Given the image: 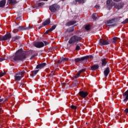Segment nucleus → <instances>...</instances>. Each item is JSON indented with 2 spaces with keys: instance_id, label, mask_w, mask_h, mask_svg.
<instances>
[{
  "instance_id": "nucleus-1",
  "label": "nucleus",
  "mask_w": 128,
  "mask_h": 128,
  "mask_svg": "<svg viewBox=\"0 0 128 128\" xmlns=\"http://www.w3.org/2000/svg\"><path fill=\"white\" fill-rule=\"evenodd\" d=\"M34 52L32 50H30L29 52L23 51L22 49H20L18 50L15 54L14 57V62H18V60H24L29 56H32L30 60H32L35 56H36L37 54H34Z\"/></svg>"
},
{
  "instance_id": "nucleus-2",
  "label": "nucleus",
  "mask_w": 128,
  "mask_h": 128,
  "mask_svg": "<svg viewBox=\"0 0 128 128\" xmlns=\"http://www.w3.org/2000/svg\"><path fill=\"white\" fill-rule=\"evenodd\" d=\"M81 40V37L74 35L70 38V40H68V44H76V42H78Z\"/></svg>"
},
{
  "instance_id": "nucleus-3",
  "label": "nucleus",
  "mask_w": 128,
  "mask_h": 128,
  "mask_svg": "<svg viewBox=\"0 0 128 128\" xmlns=\"http://www.w3.org/2000/svg\"><path fill=\"white\" fill-rule=\"evenodd\" d=\"M26 72L22 71L21 72H18L14 76L15 80H20L22 78H24V75Z\"/></svg>"
},
{
  "instance_id": "nucleus-4",
  "label": "nucleus",
  "mask_w": 128,
  "mask_h": 128,
  "mask_svg": "<svg viewBox=\"0 0 128 128\" xmlns=\"http://www.w3.org/2000/svg\"><path fill=\"white\" fill-rule=\"evenodd\" d=\"M60 9V6L54 4L50 6L49 10L52 12H56L58 10Z\"/></svg>"
},
{
  "instance_id": "nucleus-5",
  "label": "nucleus",
  "mask_w": 128,
  "mask_h": 128,
  "mask_svg": "<svg viewBox=\"0 0 128 128\" xmlns=\"http://www.w3.org/2000/svg\"><path fill=\"white\" fill-rule=\"evenodd\" d=\"M10 38H12V35L9 33L6 34L4 36L0 37V42L1 40H10Z\"/></svg>"
},
{
  "instance_id": "nucleus-6",
  "label": "nucleus",
  "mask_w": 128,
  "mask_h": 128,
  "mask_svg": "<svg viewBox=\"0 0 128 128\" xmlns=\"http://www.w3.org/2000/svg\"><path fill=\"white\" fill-rule=\"evenodd\" d=\"M107 4V8H108V10H110L114 6V2H112V0H108L106 2Z\"/></svg>"
},
{
  "instance_id": "nucleus-7",
  "label": "nucleus",
  "mask_w": 128,
  "mask_h": 128,
  "mask_svg": "<svg viewBox=\"0 0 128 128\" xmlns=\"http://www.w3.org/2000/svg\"><path fill=\"white\" fill-rule=\"evenodd\" d=\"M108 41H106V39L101 38L100 40L99 44L100 46H106V44H109Z\"/></svg>"
},
{
  "instance_id": "nucleus-8",
  "label": "nucleus",
  "mask_w": 128,
  "mask_h": 128,
  "mask_svg": "<svg viewBox=\"0 0 128 128\" xmlns=\"http://www.w3.org/2000/svg\"><path fill=\"white\" fill-rule=\"evenodd\" d=\"M79 95L81 96V98H84L88 96V92H84V91H80L79 92Z\"/></svg>"
},
{
  "instance_id": "nucleus-9",
  "label": "nucleus",
  "mask_w": 128,
  "mask_h": 128,
  "mask_svg": "<svg viewBox=\"0 0 128 128\" xmlns=\"http://www.w3.org/2000/svg\"><path fill=\"white\" fill-rule=\"evenodd\" d=\"M34 46L36 48H42L44 46V44L42 42H34Z\"/></svg>"
},
{
  "instance_id": "nucleus-10",
  "label": "nucleus",
  "mask_w": 128,
  "mask_h": 128,
  "mask_svg": "<svg viewBox=\"0 0 128 128\" xmlns=\"http://www.w3.org/2000/svg\"><path fill=\"white\" fill-rule=\"evenodd\" d=\"M32 26H28V27H24V26H20L18 28L19 30H30L32 28Z\"/></svg>"
},
{
  "instance_id": "nucleus-11",
  "label": "nucleus",
  "mask_w": 128,
  "mask_h": 128,
  "mask_svg": "<svg viewBox=\"0 0 128 128\" xmlns=\"http://www.w3.org/2000/svg\"><path fill=\"white\" fill-rule=\"evenodd\" d=\"M2 102H4V98H2V96H0V115L2 112Z\"/></svg>"
},
{
  "instance_id": "nucleus-12",
  "label": "nucleus",
  "mask_w": 128,
  "mask_h": 128,
  "mask_svg": "<svg viewBox=\"0 0 128 128\" xmlns=\"http://www.w3.org/2000/svg\"><path fill=\"white\" fill-rule=\"evenodd\" d=\"M46 63H42L41 64H39L38 65H37V66H36V68L38 69H40L41 70V68H44V66H46Z\"/></svg>"
},
{
  "instance_id": "nucleus-13",
  "label": "nucleus",
  "mask_w": 128,
  "mask_h": 128,
  "mask_svg": "<svg viewBox=\"0 0 128 128\" xmlns=\"http://www.w3.org/2000/svg\"><path fill=\"white\" fill-rule=\"evenodd\" d=\"M86 69H82L78 71V72L77 73L76 76H74V78H79L80 75L82 72H85Z\"/></svg>"
},
{
  "instance_id": "nucleus-14",
  "label": "nucleus",
  "mask_w": 128,
  "mask_h": 128,
  "mask_svg": "<svg viewBox=\"0 0 128 128\" xmlns=\"http://www.w3.org/2000/svg\"><path fill=\"white\" fill-rule=\"evenodd\" d=\"M84 57H82L80 58H76L74 60V62H82L83 60H84Z\"/></svg>"
},
{
  "instance_id": "nucleus-15",
  "label": "nucleus",
  "mask_w": 128,
  "mask_h": 128,
  "mask_svg": "<svg viewBox=\"0 0 128 128\" xmlns=\"http://www.w3.org/2000/svg\"><path fill=\"white\" fill-rule=\"evenodd\" d=\"M108 74H110V68L108 67L106 68L105 70L104 71V76L106 78L108 76Z\"/></svg>"
},
{
  "instance_id": "nucleus-16",
  "label": "nucleus",
  "mask_w": 128,
  "mask_h": 128,
  "mask_svg": "<svg viewBox=\"0 0 128 128\" xmlns=\"http://www.w3.org/2000/svg\"><path fill=\"white\" fill-rule=\"evenodd\" d=\"M56 25L53 26L50 30H47L46 32H45L46 34H48V32H52L54 30L56 29Z\"/></svg>"
},
{
  "instance_id": "nucleus-17",
  "label": "nucleus",
  "mask_w": 128,
  "mask_h": 128,
  "mask_svg": "<svg viewBox=\"0 0 128 128\" xmlns=\"http://www.w3.org/2000/svg\"><path fill=\"white\" fill-rule=\"evenodd\" d=\"M50 24V20L48 19L42 23V26H48Z\"/></svg>"
},
{
  "instance_id": "nucleus-18",
  "label": "nucleus",
  "mask_w": 128,
  "mask_h": 128,
  "mask_svg": "<svg viewBox=\"0 0 128 128\" xmlns=\"http://www.w3.org/2000/svg\"><path fill=\"white\" fill-rule=\"evenodd\" d=\"M6 0H2L0 2V8H4V6H6Z\"/></svg>"
},
{
  "instance_id": "nucleus-19",
  "label": "nucleus",
  "mask_w": 128,
  "mask_h": 128,
  "mask_svg": "<svg viewBox=\"0 0 128 128\" xmlns=\"http://www.w3.org/2000/svg\"><path fill=\"white\" fill-rule=\"evenodd\" d=\"M98 68H100V66H98V64L93 65L92 66H91V70H98Z\"/></svg>"
},
{
  "instance_id": "nucleus-20",
  "label": "nucleus",
  "mask_w": 128,
  "mask_h": 128,
  "mask_svg": "<svg viewBox=\"0 0 128 128\" xmlns=\"http://www.w3.org/2000/svg\"><path fill=\"white\" fill-rule=\"evenodd\" d=\"M102 66H105L106 64L108 62L106 61V59L104 58L102 60Z\"/></svg>"
},
{
  "instance_id": "nucleus-21",
  "label": "nucleus",
  "mask_w": 128,
  "mask_h": 128,
  "mask_svg": "<svg viewBox=\"0 0 128 128\" xmlns=\"http://www.w3.org/2000/svg\"><path fill=\"white\" fill-rule=\"evenodd\" d=\"M123 6V4H118V5H116L114 7L115 8H116L117 10H120V8H122Z\"/></svg>"
},
{
  "instance_id": "nucleus-22",
  "label": "nucleus",
  "mask_w": 128,
  "mask_h": 128,
  "mask_svg": "<svg viewBox=\"0 0 128 128\" xmlns=\"http://www.w3.org/2000/svg\"><path fill=\"white\" fill-rule=\"evenodd\" d=\"M8 4H16V0H8Z\"/></svg>"
},
{
  "instance_id": "nucleus-23",
  "label": "nucleus",
  "mask_w": 128,
  "mask_h": 128,
  "mask_svg": "<svg viewBox=\"0 0 128 128\" xmlns=\"http://www.w3.org/2000/svg\"><path fill=\"white\" fill-rule=\"evenodd\" d=\"M40 70H33L32 72V74H30L31 76H36V74H38V71Z\"/></svg>"
},
{
  "instance_id": "nucleus-24",
  "label": "nucleus",
  "mask_w": 128,
  "mask_h": 128,
  "mask_svg": "<svg viewBox=\"0 0 128 128\" xmlns=\"http://www.w3.org/2000/svg\"><path fill=\"white\" fill-rule=\"evenodd\" d=\"M76 24V21H70L67 23V26H72V24Z\"/></svg>"
},
{
  "instance_id": "nucleus-25",
  "label": "nucleus",
  "mask_w": 128,
  "mask_h": 128,
  "mask_svg": "<svg viewBox=\"0 0 128 128\" xmlns=\"http://www.w3.org/2000/svg\"><path fill=\"white\" fill-rule=\"evenodd\" d=\"M86 0H76V2H78V4H84Z\"/></svg>"
},
{
  "instance_id": "nucleus-26",
  "label": "nucleus",
  "mask_w": 128,
  "mask_h": 128,
  "mask_svg": "<svg viewBox=\"0 0 128 128\" xmlns=\"http://www.w3.org/2000/svg\"><path fill=\"white\" fill-rule=\"evenodd\" d=\"M18 38H20V36H16V37L12 38V42H16V40H18Z\"/></svg>"
},
{
  "instance_id": "nucleus-27",
  "label": "nucleus",
  "mask_w": 128,
  "mask_h": 128,
  "mask_svg": "<svg viewBox=\"0 0 128 128\" xmlns=\"http://www.w3.org/2000/svg\"><path fill=\"white\" fill-rule=\"evenodd\" d=\"M58 64H64V58H62L58 60Z\"/></svg>"
},
{
  "instance_id": "nucleus-28",
  "label": "nucleus",
  "mask_w": 128,
  "mask_h": 128,
  "mask_svg": "<svg viewBox=\"0 0 128 128\" xmlns=\"http://www.w3.org/2000/svg\"><path fill=\"white\" fill-rule=\"evenodd\" d=\"M114 22H116L114 19H112L108 21V24H114Z\"/></svg>"
},
{
  "instance_id": "nucleus-29",
  "label": "nucleus",
  "mask_w": 128,
  "mask_h": 128,
  "mask_svg": "<svg viewBox=\"0 0 128 128\" xmlns=\"http://www.w3.org/2000/svg\"><path fill=\"white\" fill-rule=\"evenodd\" d=\"M84 60H88V58H92V56L90 55V56H84Z\"/></svg>"
},
{
  "instance_id": "nucleus-30",
  "label": "nucleus",
  "mask_w": 128,
  "mask_h": 128,
  "mask_svg": "<svg viewBox=\"0 0 128 128\" xmlns=\"http://www.w3.org/2000/svg\"><path fill=\"white\" fill-rule=\"evenodd\" d=\"M85 28L86 30H88L90 29V25H87L86 26Z\"/></svg>"
},
{
  "instance_id": "nucleus-31",
  "label": "nucleus",
  "mask_w": 128,
  "mask_h": 128,
  "mask_svg": "<svg viewBox=\"0 0 128 128\" xmlns=\"http://www.w3.org/2000/svg\"><path fill=\"white\" fill-rule=\"evenodd\" d=\"M118 38L117 37H114L112 38V42H116V40H118Z\"/></svg>"
},
{
  "instance_id": "nucleus-32",
  "label": "nucleus",
  "mask_w": 128,
  "mask_h": 128,
  "mask_svg": "<svg viewBox=\"0 0 128 128\" xmlns=\"http://www.w3.org/2000/svg\"><path fill=\"white\" fill-rule=\"evenodd\" d=\"M96 14H94L92 15V18H93V20H96Z\"/></svg>"
},
{
  "instance_id": "nucleus-33",
  "label": "nucleus",
  "mask_w": 128,
  "mask_h": 128,
  "mask_svg": "<svg viewBox=\"0 0 128 128\" xmlns=\"http://www.w3.org/2000/svg\"><path fill=\"white\" fill-rule=\"evenodd\" d=\"M71 108L72 110H76V106L72 105L71 106Z\"/></svg>"
},
{
  "instance_id": "nucleus-34",
  "label": "nucleus",
  "mask_w": 128,
  "mask_h": 128,
  "mask_svg": "<svg viewBox=\"0 0 128 128\" xmlns=\"http://www.w3.org/2000/svg\"><path fill=\"white\" fill-rule=\"evenodd\" d=\"M4 74H6V72H0V76H4Z\"/></svg>"
},
{
  "instance_id": "nucleus-35",
  "label": "nucleus",
  "mask_w": 128,
  "mask_h": 128,
  "mask_svg": "<svg viewBox=\"0 0 128 128\" xmlns=\"http://www.w3.org/2000/svg\"><path fill=\"white\" fill-rule=\"evenodd\" d=\"M128 18H126L125 20L124 21L122 22V24H128Z\"/></svg>"
},
{
  "instance_id": "nucleus-36",
  "label": "nucleus",
  "mask_w": 128,
  "mask_h": 128,
  "mask_svg": "<svg viewBox=\"0 0 128 128\" xmlns=\"http://www.w3.org/2000/svg\"><path fill=\"white\" fill-rule=\"evenodd\" d=\"M80 47L79 46H76V50H80Z\"/></svg>"
},
{
  "instance_id": "nucleus-37",
  "label": "nucleus",
  "mask_w": 128,
  "mask_h": 128,
  "mask_svg": "<svg viewBox=\"0 0 128 128\" xmlns=\"http://www.w3.org/2000/svg\"><path fill=\"white\" fill-rule=\"evenodd\" d=\"M3 60H6V58H0V62Z\"/></svg>"
},
{
  "instance_id": "nucleus-38",
  "label": "nucleus",
  "mask_w": 128,
  "mask_h": 128,
  "mask_svg": "<svg viewBox=\"0 0 128 128\" xmlns=\"http://www.w3.org/2000/svg\"><path fill=\"white\" fill-rule=\"evenodd\" d=\"M63 60H64V62H68V58H64Z\"/></svg>"
},
{
  "instance_id": "nucleus-39",
  "label": "nucleus",
  "mask_w": 128,
  "mask_h": 128,
  "mask_svg": "<svg viewBox=\"0 0 128 128\" xmlns=\"http://www.w3.org/2000/svg\"><path fill=\"white\" fill-rule=\"evenodd\" d=\"M50 75L52 76H54V71H52L51 72Z\"/></svg>"
},
{
  "instance_id": "nucleus-40",
  "label": "nucleus",
  "mask_w": 128,
  "mask_h": 128,
  "mask_svg": "<svg viewBox=\"0 0 128 128\" xmlns=\"http://www.w3.org/2000/svg\"><path fill=\"white\" fill-rule=\"evenodd\" d=\"M124 112H126V114H128V108H126L124 110Z\"/></svg>"
},
{
  "instance_id": "nucleus-41",
  "label": "nucleus",
  "mask_w": 128,
  "mask_h": 128,
  "mask_svg": "<svg viewBox=\"0 0 128 128\" xmlns=\"http://www.w3.org/2000/svg\"><path fill=\"white\" fill-rule=\"evenodd\" d=\"M44 44L45 46H48V42H46V41H44Z\"/></svg>"
},
{
  "instance_id": "nucleus-42",
  "label": "nucleus",
  "mask_w": 128,
  "mask_h": 128,
  "mask_svg": "<svg viewBox=\"0 0 128 128\" xmlns=\"http://www.w3.org/2000/svg\"><path fill=\"white\" fill-rule=\"evenodd\" d=\"M95 8H100V6H98V5H96V6H95Z\"/></svg>"
},
{
  "instance_id": "nucleus-43",
  "label": "nucleus",
  "mask_w": 128,
  "mask_h": 128,
  "mask_svg": "<svg viewBox=\"0 0 128 128\" xmlns=\"http://www.w3.org/2000/svg\"><path fill=\"white\" fill-rule=\"evenodd\" d=\"M24 83H22L20 84V88H22V86H24Z\"/></svg>"
},
{
  "instance_id": "nucleus-44",
  "label": "nucleus",
  "mask_w": 128,
  "mask_h": 128,
  "mask_svg": "<svg viewBox=\"0 0 128 128\" xmlns=\"http://www.w3.org/2000/svg\"><path fill=\"white\" fill-rule=\"evenodd\" d=\"M74 28H72L71 29V30H70V32H74Z\"/></svg>"
},
{
  "instance_id": "nucleus-45",
  "label": "nucleus",
  "mask_w": 128,
  "mask_h": 128,
  "mask_svg": "<svg viewBox=\"0 0 128 128\" xmlns=\"http://www.w3.org/2000/svg\"><path fill=\"white\" fill-rule=\"evenodd\" d=\"M121 0H114V2H120Z\"/></svg>"
},
{
  "instance_id": "nucleus-46",
  "label": "nucleus",
  "mask_w": 128,
  "mask_h": 128,
  "mask_svg": "<svg viewBox=\"0 0 128 128\" xmlns=\"http://www.w3.org/2000/svg\"><path fill=\"white\" fill-rule=\"evenodd\" d=\"M42 28V26H40V27L38 28H39V30H40V28Z\"/></svg>"
},
{
  "instance_id": "nucleus-47",
  "label": "nucleus",
  "mask_w": 128,
  "mask_h": 128,
  "mask_svg": "<svg viewBox=\"0 0 128 128\" xmlns=\"http://www.w3.org/2000/svg\"><path fill=\"white\" fill-rule=\"evenodd\" d=\"M114 26H116V24H114L112 25Z\"/></svg>"
},
{
  "instance_id": "nucleus-48",
  "label": "nucleus",
  "mask_w": 128,
  "mask_h": 128,
  "mask_svg": "<svg viewBox=\"0 0 128 128\" xmlns=\"http://www.w3.org/2000/svg\"><path fill=\"white\" fill-rule=\"evenodd\" d=\"M44 0V1H46V2L48 1V0Z\"/></svg>"
},
{
  "instance_id": "nucleus-49",
  "label": "nucleus",
  "mask_w": 128,
  "mask_h": 128,
  "mask_svg": "<svg viewBox=\"0 0 128 128\" xmlns=\"http://www.w3.org/2000/svg\"><path fill=\"white\" fill-rule=\"evenodd\" d=\"M63 0V1H64V0Z\"/></svg>"
}]
</instances>
